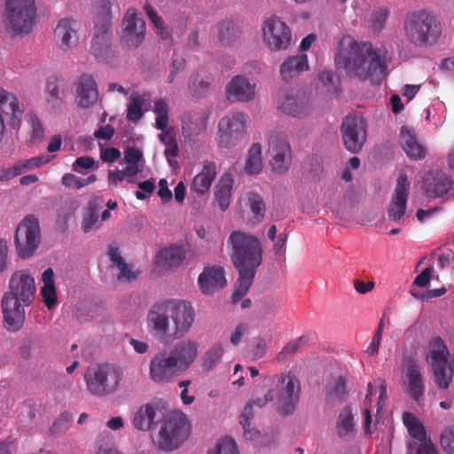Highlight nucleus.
<instances>
[{
  "instance_id": "f257e3e1",
  "label": "nucleus",
  "mask_w": 454,
  "mask_h": 454,
  "mask_svg": "<svg viewBox=\"0 0 454 454\" xmlns=\"http://www.w3.org/2000/svg\"><path fill=\"white\" fill-rule=\"evenodd\" d=\"M334 60L348 76L359 81L380 83L387 75L386 51L374 47L370 42L356 41L350 35L340 41Z\"/></svg>"
},
{
  "instance_id": "f03ea898",
  "label": "nucleus",
  "mask_w": 454,
  "mask_h": 454,
  "mask_svg": "<svg viewBox=\"0 0 454 454\" xmlns=\"http://www.w3.org/2000/svg\"><path fill=\"white\" fill-rule=\"evenodd\" d=\"M231 247V259L239 271V278L231 300L233 303L239 301L252 286L257 268L262 262V247L254 236L241 231H232L228 239Z\"/></svg>"
},
{
  "instance_id": "7ed1b4c3",
  "label": "nucleus",
  "mask_w": 454,
  "mask_h": 454,
  "mask_svg": "<svg viewBox=\"0 0 454 454\" xmlns=\"http://www.w3.org/2000/svg\"><path fill=\"white\" fill-rule=\"evenodd\" d=\"M195 319V311L190 302L165 300L152 306L147 315V325L162 342L184 337Z\"/></svg>"
},
{
  "instance_id": "20e7f679",
  "label": "nucleus",
  "mask_w": 454,
  "mask_h": 454,
  "mask_svg": "<svg viewBox=\"0 0 454 454\" xmlns=\"http://www.w3.org/2000/svg\"><path fill=\"white\" fill-rule=\"evenodd\" d=\"M9 289L2 298L4 323L8 331L16 332L25 322L24 308L34 300L35 279L25 271H17L10 279Z\"/></svg>"
},
{
  "instance_id": "39448f33",
  "label": "nucleus",
  "mask_w": 454,
  "mask_h": 454,
  "mask_svg": "<svg viewBox=\"0 0 454 454\" xmlns=\"http://www.w3.org/2000/svg\"><path fill=\"white\" fill-rule=\"evenodd\" d=\"M404 28L408 38L418 46L434 44L441 35V26L436 17L424 9L409 13Z\"/></svg>"
},
{
  "instance_id": "423d86ee",
  "label": "nucleus",
  "mask_w": 454,
  "mask_h": 454,
  "mask_svg": "<svg viewBox=\"0 0 454 454\" xmlns=\"http://www.w3.org/2000/svg\"><path fill=\"white\" fill-rule=\"evenodd\" d=\"M156 444L159 449L170 451L179 448L188 438L191 425L186 415L180 411H173L163 415Z\"/></svg>"
},
{
  "instance_id": "0eeeda50",
  "label": "nucleus",
  "mask_w": 454,
  "mask_h": 454,
  "mask_svg": "<svg viewBox=\"0 0 454 454\" xmlns=\"http://www.w3.org/2000/svg\"><path fill=\"white\" fill-rule=\"evenodd\" d=\"M122 378L121 368L111 364L90 367L84 374L88 391L96 396H106L115 392Z\"/></svg>"
},
{
  "instance_id": "6e6552de",
  "label": "nucleus",
  "mask_w": 454,
  "mask_h": 454,
  "mask_svg": "<svg viewBox=\"0 0 454 454\" xmlns=\"http://www.w3.org/2000/svg\"><path fill=\"white\" fill-rule=\"evenodd\" d=\"M4 17L7 30L15 35L28 34L36 17L35 0H6Z\"/></svg>"
},
{
  "instance_id": "1a4fd4ad",
  "label": "nucleus",
  "mask_w": 454,
  "mask_h": 454,
  "mask_svg": "<svg viewBox=\"0 0 454 454\" xmlns=\"http://www.w3.org/2000/svg\"><path fill=\"white\" fill-rule=\"evenodd\" d=\"M41 242V229L38 219L33 215H27L17 226L14 244L21 259L32 257Z\"/></svg>"
},
{
  "instance_id": "9d476101",
  "label": "nucleus",
  "mask_w": 454,
  "mask_h": 454,
  "mask_svg": "<svg viewBox=\"0 0 454 454\" xmlns=\"http://www.w3.org/2000/svg\"><path fill=\"white\" fill-rule=\"evenodd\" d=\"M247 115L243 112H234L223 117L218 122L217 144L221 148H233L246 137Z\"/></svg>"
},
{
  "instance_id": "9b49d317",
  "label": "nucleus",
  "mask_w": 454,
  "mask_h": 454,
  "mask_svg": "<svg viewBox=\"0 0 454 454\" xmlns=\"http://www.w3.org/2000/svg\"><path fill=\"white\" fill-rule=\"evenodd\" d=\"M277 388L278 411L284 416L293 414L300 399V380L292 372L282 373L278 378Z\"/></svg>"
},
{
  "instance_id": "f8f14e48",
  "label": "nucleus",
  "mask_w": 454,
  "mask_h": 454,
  "mask_svg": "<svg viewBox=\"0 0 454 454\" xmlns=\"http://www.w3.org/2000/svg\"><path fill=\"white\" fill-rule=\"evenodd\" d=\"M262 38L272 51L287 50L292 41V31L281 18L272 15L262 24Z\"/></svg>"
},
{
  "instance_id": "ddd939ff",
  "label": "nucleus",
  "mask_w": 454,
  "mask_h": 454,
  "mask_svg": "<svg viewBox=\"0 0 454 454\" xmlns=\"http://www.w3.org/2000/svg\"><path fill=\"white\" fill-rule=\"evenodd\" d=\"M340 132L345 148L352 153H357L366 141L367 122L361 115H347L342 121Z\"/></svg>"
},
{
  "instance_id": "4468645a",
  "label": "nucleus",
  "mask_w": 454,
  "mask_h": 454,
  "mask_svg": "<svg viewBox=\"0 0 454 454\" xmlns=\"http://www.w3.org/2000/svg\"><path fill=\"white\" fill-rule=\"evenodd\" d=\"M182 373L176 361L167 350L158 352L150 361L149 375L156 384L169 383Z\"/></svg>"
},
{
  "instance_id": "2eb2a0df",
  "label": "nucleus",
  "mask_w": 454,
  "mask_h": 454,
  "mask_svg": "<svg viewBox=\"0 0 454 454\" xmlns=\"http://www.w3.org/2000/svg\"><path fill=\"white\" fill-rule=\"evenodd\" d=\"M122 42L128 49L139 47L145 37V22L135 8H129L122 20Z\"/></svg>"
},
{
  "instance_id": "dca6fc26",
  "label": "nucleus",
  "mask_w": 454,
  "mask_h": 454,
  "mask_svg": "<svg viewBox=\"0 0 454 454\" xmlns=\"http://www.w3.org/2000/svg\"><path fill=\"white\" fill-rule=\"evenodd\" d=\"M270 161L274 172L284 175L292 164V149L286 135L272 136L270 138Z\"/></svg>"
},
{
  "instance_id": "f3484780",
  "label": "nucleus",
  "mask_w": 454,
  "mask_h": 454,
  "mask_svg": "<svg viewBox=\"0 0 454 454\" xmlns=\"http://www.w3.org/2000/svg\"><path fill=\"white\" fill-rule=\"evenodd\" d=\"M410 183L406 175H400L397 178L395 193L387 207L388 218L395 222L401 221L405 214Z\"/></svg>"
},
{
  "instance_id": "a211bd4d",
  "label": "nucleus",
  "mask_w": 454,
  "mask_h": 454,
  "mask_svg": "<svg viewBox=\"0 0 454 454\" xmlns=\"http://www.w3.org/2000/svg\"><path fill=\"white\" fill-rule=\"evenodd\" d=\"M77 105L81 108L92 107L98 99V88L95 78L89 74H81L74 82Z\"/></svg>"
},
{
  "instance_id": "6ab92c4d",
  "label": "nucleus",
  "mask_w": 454,
  "mask_h": 454,
  "mask_svg": "<svg viewBox=\"0 0 454 454\" xmlns=\"http://www.w3.org/2000/svg\"><path fill=\"white\" fill-rule=\"evenodd\" d=\"M452 184L451 176L438 169L427 172L422 180V189L432 198L442 197L451 189Z\"/></svg>"
},
{
  "instance_id": "aec40b11",
  "label": "nucleus",
  "mask_w": 454,
  "mask_h": 454,
  "mask_svg": "<svg viewBox=\"0 0 454 454\" xmlns=\"http://www.w3.org/2000/svg\"><path fill=\"white\" fill-rule=\"evenodd\" d=\"M168 352L184 372L196 361L200 353V344L194 340L185 339L176 343Z\"/></svg>"
},
{
  "instance_id": "412c9836",
  "label": "nucleus",
  "mask_w": 454,
  "mask_h": 454,
  "mask_svg": "<svg viewBox=\"0 0 454 454\" xmlns=\"http://www.w3.org/2000/svg\"><path fill=\"white\" fill-rule=\"evenodd\" d=\"M0 112L9 118L10 126L19 130L21 127L24 109L15 94L0 88Z\"/></svg>"
},
{
  "instance_id": "4be33fe9",
  "label": "nucleus",
  "mask_w": 454,
  "mask_h": 454,
  "mask_svg": "<svg viewBox=\"0 0 454 454\" xmlns=\"http://www.w3.org/2000/svg\"><path fill=\"white\" fill-rule=\"evenodd\" d=\"M163 418L162 409L157 402L142 405L133 418L134 427L140 431H149Z\"/></svg>"
},
{
  "instance_id": "5701e85b",
  "label": "nucleus",
  "mask_w": 454,
  "mask_h": 454,
  "mask_svg": "<svg viewBox=\"0 0 454 454\" xmlns=\"http://www.w3.org/2000/svg\"><path fill=\"white\" fill-rule=\"evenodd\" d=\"M254 88L246 77L236 75L226 86V98L230 101L249 102L254 98Z\"/></svg>"
},
{
  "instance_id": "b1692460",
  "label": "nucleus",
  "mask_w": 454,
  "mask_h": 454,
  "mask_svg": "<svg viewBox=\"0 0 454 454\" xmlns=\"http://www.w3.org/2000/svg\"><path fill=\"white\" fill-rule=\"evenodd\" d=\"M79 23L73 19H62L59 21L54 35L59 48L63 51H68L78 43Z\"/></svg>"
},
{
  "instance_id": "393cba45",
  "label": "nucleus",
  "mask_w": 454,
  "mask_h": 454,
  "mask_svg": "<svg viewBox=\"0 0 454 454\" xmlns=\"http://www.w3.org/2000/svg\"><path fill=\"white\" fill-rule=\"evenodd\" d=\"M198 281L201 292L205 294H213L227 284L224 270L220 266L205 268L199 276Z\"/></svg>"
},
{
  "instance_id": "a878e982",
  "label": "nucleus",
  "mask_w": 454,
  "mask_h": 454,
  "mask_svg": "<svg viewBox=\"0 0 454 454\" xmlns=\"http://www.w3.org/2000/svg\"><path fill=\"white\" fill-rule=\"evenodd\" d=\"M111 37V26H109L108 21L101 24L96 22L90 50L97 59H106L110 51Z\"/></svg>"
},
{
  "instance_id": "bb28decb",
  "label": "nucleus",
  "mask_w": 454,
  "mask_h": 454,
  "mask_svg": "<svg viewBox=\"0 0 454 454\" xmlns=\"http://www.w3.org/2000/svg\"><path fill=\"white\" fill-rule=\"evenodd\" d=\"M278 108L286 114L293 117H302L309 112V103L304 96L286 92L280 98Z\"/></svg>"
},
{
  "instance_id": "cd10ccee",
  "label": "nucleus",
  "mask_w": 454,
  "mask_h": 454,
  "mask_svg": "<svg viewBox=\"0 0 454 454\" xmlns=\"http://www.w3.org/2000/svg\"><path fill=\"white\" fill-rule=\"evenodd\" d=\"M186 257L184 246L171 245L160 250L155 256V265L161 270L178 268Z\"/></svg>"
},
{
  "instance_id": "c85d7f7f",
  "label": "nucleus",
  "mask_w": 454,
  "mask_h": 454,
  "mask_svg": "<svg viewBox=\"0 0 454 454\" xmlns=\"http://www.w3.org/2000/svg\"><path fill=\"white\" fill-rule=\"evenodd\" d=\"M273 390H269L268 393L263 397H259L255 400L250 401L246 407L244 408L241 415H240V424L244 429V437L247 440H254L257 435H259V432L251 428V420L253 419L252 407L256 405L260 408L266 405L269 402L273 401L274 399Z\"/></svg>"
},
{
  "instance_id": "c756f323",
  "label": "nucleus",
  "mask_w": 454,
  "mask_h": 454,
  "mask_svg": "<svg viewBox=\"0 0 454 454\" xmlns=\"http://www.w3.org/2000/svg\"><path fill=\"white\" fill-rule=\"evenodd\" d=\"M154 113L156 114L155 127L161 130L159 135V139L168 145L176 141L175 135L172 130L168 129V106L164 99H158L154 102Z\"/></svg>"
},
{
  "instance_id": "7c9ffc66",
  "label": "nucleus",
  "mask_w": 454,
  "mask_h": 454,
  "mask_svg": "<svg viewBox=\"0 0 454 454\" xmlns=\"http://www.w3.org/2000/svg\"><path fill=\"white\" fill-rule=\"evenodd\" d=\"M309 67L306 54L290 56L280 65L279 74L284 81L288 82L309 70Z\"/></svg>"
},
{
  "instance_id": "2f4dec72",
  "label": "nucleus",
  "mask_w": 454,
  "mask_h": 454,
  "mask_svg": "<svg viewBox=\"0 0 454 454\" xmlns=\"http://www.w3.org/2000/svg\"><path fill=\"white\" fill-rule=\"evenodd\" d=\"M406 376L408 394L416 403H419L425 390L420 366L415 362H411L408 365Z\"/></svg>"
},
{
  "instance_id": "473e14b6",
  "label": "nucleus",
  "mask_w": 454,
  "mask_h": 454,
  "mask_svg": "<svg viewBox=\"0 0 454 454\" xmlns=\"http://www.w3.org/2000/svg\"><path fill=\"white\" fill-rule=\"evenodd\" d=\"M215 176V164L212 161H206L202 170L197 174L192 180V190L198 194H205L210 189Z\"/></svg>"
},
{
  "instance_id": "72a5a7b5",
  "label": "nucleus",
  "mask_w": 454,
  "mask_h": 454,
  "mask_svg": "<svg viewBox=\"0 0 454 454\" xmlns=\"http://www.w3.org/2000/svg\"><path fill=\"white\" fill-rule=\"evenodd\" d=\"M233 184L232 176L225 173L220 177L215 187V200L222 211H225L229 207Z\"/></svg>"
},
{
  "instance_id": "f704fd0d",
  "label": "nucleus",
  "mask_w": 454,
  "mask_h": 454,
  "mask_svg": "<svg viewBox=\"0 0 454 454\" xmlns=\"http://www.w3.org/2000/svg\"><path fill=\"white\" fill-rule=\"evenodd\" d=\"M401 144L406 154L412 159L420 160L425 158L426 150L418 143L414 131L408 127L401 129Z\"/></svg>"
},
{
  "instance_id": "c9c22d12",
  "label": "nucleus",
  "mask_w": 454,
  "mask_h": 454,
  "mask_svg": "<svg viewBox=\"0 0 454 454\" xmlns=\"http://www.w3.org/2000/svg\"><path fill=\"white\" fill-rule=\"evenodd\" d=\"M218 40L223 45H231L242 34L240 26L232 20L226 19L217 24Z\"/></svg>"
},
{
  "instance_id": "e433bc0d",
  "label": "nucleus",
  "mask_w": 454,
  "mask_h": 454,
  "mask_svg": "<svg viewBox=\"0 0 454 454\" xmlns=\"http://www.w3.org/2000/svg\"><path fill=\"white\" fill-rule=\"evenodd\" d=\"M403 423L406 426L410 435L413 438V441L411 442H418V444H422V442H431V441H427V434L423 424L414 416L408 412H404Z\"/></svg>"
},
{
  "instance_id": "4c0bfd02",
  "label": "nucleus",
  "mask_w": 454,
  "mask_h": 454,
  "mask_svg": "<svg viewBox=\"0 0 454 454\" xmlns=\"http://www.w3.org/2000/svg\"><path fill=\"white\" fill-rule=\"evenodd\" d=\"M98 223V205L96 198L89 200L82 212V230L87 233Z\"/></svg>"
},
{
  "instance_id": "58836bf2",
  "label": "nucleus",
  "mask_w": 454,
  "mask_h": 454,
  "mask_svg": "<svg viewBox=\"0 0 454 454\" xmlns=\"http://www.w3.org/2000/svg\"><path fill=\"white\" fill-rule=\"evenodd\" d=\"M262 168V147L260 144L254 143L247 153L245 171L247 175H255L260 173Z\"/></svg>"
},
{
  "instance_id": "ea45409f",
  "label": "nucleus",
  "mask_w": 454,
  "mask_h": 454,
  "mask_svg": "<svg viewBox=\"0 0 454 454\" xmlns=\"http://www.w3.org/2000/svg\"><path fill=\"white\" fill-rule=\"evenodd\" d=\"M429 355L431 364L448 363L449 350L444 340L439 337H433L429 343Z\"/></svg>"
},
{
  "instance_id": "a19ab883",
  "label": "nucleus",
  "mask_w": 454,
  "mask_h": 454,
  "mask_svg": "<svg viewBox=\"0 0 454 454\" xmlns=\"http://www.w3.org/2000/svg\"><path fill=\"white\" fill-rule=\"evenodd\" d=\"M432 369L438 387L446 389L452 381L453 370L448 363L432 364Z\"/></svg>"
},
{
  "instance_id": "79ce46f5",
  "label": "nucleus",
  "mask_w": 454,
  "mask_h": 454,
  "mask_svg": "<svg viewBox=\"0 0 454 454\" xmlns=\"http://www.w3.org/2000/svg\"><path fill=\"white\" fill-rule=\"evenodd\" d=\"M223 353V345L220 342L215 343L204 353L201 358L203 369L210 371L215 368L220 363Z\"/></svg>"
},
{
  "instance_id": "37998d69",
  "label": "nucleus",
  "mask_w": 454,
  "mask_h": 454,
  "mask_svg": "<svg viewBox=\"0 0 454 454\" xmlns=\"http://www.w3.org/2000/svg\"><path fill=\"white\" fill-rule=\"evenodd\" d=\"M353 412L350 406L346 405L340 412L337 421V432L340 438L346 437L354 429Z\"/></svg>"
},
{
  "instance_id": "c03bdc74",
  "label": "nucleus",
  "mask_w": 454,
  "mask_h": 454,
  "mask_svg": "<svg viewBox=\"0 0 454 454\" xmlns=\"http://www.w3.org/2000/svg\"><path fill=\"white\" fill-rule=\"evenodd\" d=\"M61 84L62 80L58 76H51L47 79L45 86L46 101L52 106L59 105L61 102Z\"/></svg>"
},
{
  "instance_id": "a18cd8bd",
  "label": "nucleus",
  "mask_w": 454,
  "mask_h": 454,
  "mask_svg": "<svg viewBox=\"0 0 454 454\" xmlns=\"http://www.w3.org/2000/svg\"><path fill=\"white\" fill-rule=\"evenodd\" d=\"M347 380L343 376H339L334 384L326 391V399L328 401L343 402L348 398Z\"/></svg>"
},
{
  "instance_id": "49530a36",
  "label": "nucleus",
  "mask_w": 454,
  "mask_h": 454,
  "mask_svg": "<svg viewBox=\"0 0 454 454\" xmlns=\"http://www.w3.org/2000/svg\"><path fill=\"white\" fill-rule=\"evenodd\" d=\"M210 87V81L207 77H200L199 74L191 75L188 82V89L197 98L204 97Z\"/></svg>"
},
{
  "instance_id": "de8ad7c7",
  "label": "nucleus",
  "mask_w": 454,
  "mask_h": 454,
  "mask_svg": "<svg viewBox=\"0 0 454 454\" xmlns=\"http://www.w3.org/2000/svg\"><path fill=\"white\" fill-rule=\"evenodd\" d=\"M249 207L253 213L255 223L262 221L265 214V203L262 198L256 192H249L247 195Z\"/></svg>"
},
{
  "instance_id": "09e8293b",
  "label": "nucleus",
  "mask_w": 454,
  "mask_h": 454,
  "mask_svg": "<svg viewBox=\"0 0 454 454\" xmlns=\"http://www.w3.org/2000/svg\"><path fill=\"white\" fill-rule=\"evenodd\" d=\"M144 99L138 93H133L130 97V103L127 108V119L132 122H137L144 115L142 106Z\"/></svg>"
},
{
  "instance_id": "8fccbe9b",
  "label": "nucleus",
  "mask_w": 454,
  "mask_h": 454,
  "mask_svg": "<svg viewBox=\"0 0 454 454\" xmlns=\"http://www.w3.org/2000/svg\"><path fill=\"white\" fill-rule=\"evenodd\" d=\"M54 156H49L45 154L38 155L36 157L30 158L28 160H19L18 164L20 168L21 174L40 168L43 165L47 164L52 160Z\"/></svg>"
},
{
  "instance_id": "3c124183",
  "label": "nucleus",
  "mask_w": 454,
  "mask_h": 454,
  "mask_svg": "<svg viewBox=\"0 0 454 454\" xmlns=\"http://www.w3.org/2000/svg\"><path fill=\"white\" fill-rule=\"evenodd\" d=\"M112 0H98L95 5L96 22L108 21L111 26Z\"/></svg>"
},
{
  "instance_id": "603ef678",
  "label": "nucleus",
  "mask_w": 454,
  "mask_h": 454,
  "mask_svg": "<svg viewBox=\"0 0 454 454\" xmlns=\"http://www.w3.org/2000/svg\"><path fill=\"white\" fill-rule=\"evenodd\" d=\"M389 16V10L387 7H381L379 8L377 11H375L371 18V28L376 32L379 33L385 27V24L388 19Z\"/></svg>"
},
{
  "instance_id": "864d4df0",
  "label": "nucleus",
  "mask_w": 454,
  "mask_h": 454,
  "mask_svg": "<svg viewBox=\"0 0 454 454\" xmlns=\"http://www.w3.org/2000/svg\"><path fill=\"white\" fill-rule=\"evenodd\" d=\"M307 340L308 339L304 335L301 336L298 339L291 340L278 354L277 360L278 362H281L285 360L287 356L296 353L300 349V348L307 342Z\"/></svg>"
},
{
  "instance_id": "5fc2aeb1",
  "label": "nucleus",
  "mask_w": 454,
  "mask_h": 454,
  "mask_svg": "<svg viewBox=\"0 0 454 454\" xmlns=\"http://www.w3.org/2000/svg\"><path fill=\"white\" fill-rule=\"evenodd\" d=\"M27 121L30 126V140L32 142L40 141L43 137L44 130L39 118L34 113H29Z\"/></svg>"
},
{
  "instance_id": "6e6d98bb",
  "label": "nucleus",
  "mask_w": 454,
  "mask_h": 454,
  "mask_svg": "<svg viewBox=\"0 0 454 454\" xmlns=\"http://www.w3.org/2000/svg\"><path fill=\"white\" fill-rule=\"evenodd\" d=\"M207 454H239V452L233 439L225 437L218 442L215 450L209 451Z\"/></svg>"
},
{
  "instance_id": "4d7b16f0",
  "label": "nucleus",
  "mask_w": 454,
  "mask_h": 454,
  "mask_svg": "<svg viewBox=\"0 0 454 454\" xmlns=\"http://www.w3.org/2000/svg\"><path fill=\"white\" fill-rule=\"evenodd\" d=\"M440 443L448 454H454V426L444 429L440 436Z\"/></svg>"
},
{
  "instance_id": "13d9d810",
  "label": "nucleus",
  "mask_w": 454,
  "mask_h": 454,
  "mask_svg": "<svg viewBox=\"0 0 454 454\" xmlns=\"http://www.w3.org/2000/svg\"><path fill=\"white\" fill-rule=\"evenodd\" d=\"M408 454H438V451L432 442H409Z\"/></svg>"
},
{
  "instance_id": "bf43d9fd",
  "label": "nucleus",
  "mask_w": 454,
  "mask_h": 454,
  "mask_svg": "<svg viewBox=\"0 0 454 454\" xmlns=\"http://www.w3.org/2000/svg\"><path fill=\"white\" fill-rule=\"evenodd\" d=\"M43 301L49 309H53L57 304V293L55 286H43L41 289Z\"/></svg>"
},
{
  "instance_id": "052dcab7",
  "label": "nucleus",
  "mask_w": 454,
  "mask_h": 454,
  "mask_svg": "<svg viewBox=\"0 0 454 454\" xmlns=\"http://www.w3.org/2000/svg\"><path fill=\"white\" fill-rule=\"evenodd\" d=\"M71 419V415L68 412H62L53 423L51 432L52 434L64 433L68 429V423Z\"/></svg>"
},
{
  "instance_id": "680f3d73",
  "label": "nucleus",
  "mask_w": 454,
  "mask_h": 454,
  "mask_svg": "<svg viewBox=\"0 0 454 454\" xmlns=\"http://www.w3.org/2000/svg\"><path fill=\"white\" fill-rule=\"evenodd\" d=\"M186 67V60L184 58H176L172 60L168 82L173 83L176 76Z\"/></svg>"
},
{
  "instance_id": "e2e57ef3",
  "label": "nucleus",
  "mask_w": 454,
  "mask_h": 454,
  "mask_svg": "<svg viewBox=\"0 0 454 454\" xmlns=\"http://www.w3.org/2000/svg\"><path fill=\"white\" fill-rule=\"evenodd\" d=\"M144 10L146 12L151 22L154 25V27L157 28V30L163 36V32H164L163 21L160 19V17L158 16L154 8L152 5H150L149 4H145L144 6Z\"/></svg>"
},
{
  "instance_id": "0e129e2a",
  "label": "nucleus",
  "mask_w": 454,
  "mask_h": 454,
  "mask_svg": "<svg viewBox=\"0 0 454 454\" xmlns=\"http://www.w3.org/2000/svg\"><path fill=\"white\" fill-rule=\"evenodd\" d=\"M95 160L90 156L78 157L73 163L72 169L82 173V169H90L95 165Z\"/></svg>"
},
{
  "instance_id": "69168bd1",
  "label": "nucleus",
  "mask_w": 454,
  "mask_h": 454,
  "mask_svg": "<svg viewBox=\"0 0 454 454\" xmlns=\"http://www.w3.org/2000/svg\"><path fill=\"white\" fill-rule=\"evenodd\" d=\"M383 327H384L383 320H380L379 326H378V328L374 333V336L372 340V342L367 349V352L371 356H374L379 351L380 341L382 339Z\"/></svg>"
},
{
  "instance_id": "338daca9",
  "label": "nucleus",
  "mask_w": 454,
  "mask_h": 454,
  "mask_svg": "<svg viewBox=\"0 0 454 454\" xmlns=\"http://www.w3.org/2000/svg\"><path fill=\"white\" fill-rule=\"evenodd\" d=\"M21 175L18 161L12 167L0 168V182H7L12 180L16 176Z\"/></svg>"
},
{
  "instance_id": "774afa93",
  "label": "nucleus",
  "mask_w": 454,
  "mask_h": 454,
  "mask_svg": "<svg viewBox=\"0 0 454 454\" xmlns=\"http://www.w3.org/2000/svg\"><path fill=\"white\" fill-rule=\"evenodd\" d=\"M117 268L120 270V273L117 276L118 280L120 281H131L137 278V271H133L129 265L125 262L121 264L118 265Z\"/></svg>"
}]
</instances>
